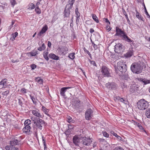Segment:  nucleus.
Masks as SVG:
<instances>
[{
  "instance_id": "nucleus-38",
  "label": "nucleus",
  "mask_w": 150,
  "mask_h": 150,
  "mask_svg": "<svg viewBox=\"0 0 150 150\" xmlns=\"http://www.w3.org/2000/svg\"><path fill=\"white\" fill-rule=\"evenodd\" d=\"M30 96L34 104H36V101H35V98L34 96H32L31 95H30Z\"/></svg>"
},
{
  "instance_id": "nucleus-44",
  "label": "nucleus",
  "mask_w": 150,
  "mask_h": 150,
  "mask_svg": "<svg viewBox=\"0 0 150 150\" xmlns=\"http://www.w3.org/2000/svg\"><path fill=\"white\" fill-rule=\"evenodd\" d=\"M144 83V85H146L148 83H150V80L145 79H144L143 82Z\"/></svg>"
},
{
  "instance_id": "nucleus-9",
  "label": "nucleus",
  "mask_w": 150,
  "mask_h": 150,
  "mask_svg": "<svg viewBox=\"0 0 150 150\" xmlns=\"http://www.w3.org/2000/svg\"><path fill=\"white\" fill-rule=\"evenodd\" d=\"M124 50V47L121 44L118 43L115 46V52L120 53Z\"/></svg>"
},
{
  "instance_id": "nucleus-54",
  "label": "nucleus",
  "mask_w": 150,
  "mask_h": 150,
  "mask_svg": "<svg viewBox=\"0 0 150 150\" xmlns=\"http://www.w3.org/2000/svg\"><path fill=\"white\" fill-rule=\"evenodd\" d=\"M83 49L84 52H86L87 54H88L89 55H91L90 52L88 51L85 47H84L83 48Z\"/></svg>"
},
{
  "instance_id": "nucleus-17",
  "label": "nucleus",
  "mask_w": 150,
  "mask_h": 150,
  "mask_svg": "<svg viewBox=\"0 0 150 150\" xmlns=\"http://www.w3.org/2000/svg\"><path fill=\"white\" fill-rule=\"evenodd\" d=\"M31 127L29 125H25V127L23 129L24 132L29 134L30 131Z\"/></svg>"
},
{
  "instance_id": "nucleus-16",
  "label": "nucleus",
  "mask_w": 150,
  "mask_h": 150,
  "mask_svg": "<svg viewBox=\"0 0 150 150\" xmlns=\"http://www.w3.org/2000/svg\"><path fill=\"white\" fill-rule=\"evenodd\" d=\"M19 141L17 140L16 138H13L11 139L10 142V144L11 146H15L16 145H19L18 143Z\"/></svg>"
},
{
  "instance_id": "nucleus-1",
  "label": "nucleus",
  "mask_w": 150,
  "mask_h": 150,
  "mask_svg": "<svg viewBox=\"0 0 150 150\" xmlns=\"http://www.w3.org/2000/svg\"><path fill=\"white\" fill-rule=\"evenodd\" d=\"M127 67L125 62L124 63L122 61L118 62L117 66L115 67V70L117 74L119 73V71L122 73L125 72L127 70Z\"/></svg>"
},
{
  "instance_id": "nucleus-63",
  "label": "nucleus",
  "mask_w": 150,
  "mask_h": 150,
  "mask_svg": "<svg viewBox=\"0 0 150 150\" xmlns=\"http://www.w3.org/2000/svg\"><path fill=\"white\" fill-rule=\"evenodd\" d=\"M120 101L123 102L126 101V99L123 98H121L120 99Z\"/></svg>"
},
{
  "instance_id": "nucleus-18",
  "label": "nucleus",
  "mask_w": 150,
  "mask_h": 150,
  "mask_svg": "<svg viewBox=\"0 0 150 150\" xmlns=\"http://www.w3.org/2000/svg\"><path fill=\"white\" fill-rule=\"evenodd\" d=\"M122 38L123 40L129 43L132 42V43L134 42L133 40H132L131 39L128 37L126 33L125 35H123Z\"/></svg>"
},
{
  "instance_id": "nucleus-34",
  "label": "nucleus",
  "mask_w": 150,
  "mask_h": 150,
  "mask_svg": "<svg viewBox=\"0 0 150 150\" xmlns=\"http://www.w3.org/2000/svg\"><path fill=\"white\" fill-rule=\"evenodd\" d=\"M74 53H71L69 54V57L71 59H74L75 56Z\"/></svg>"
},
{
  "instance_id": "nucleus-58",
  "label": "nucleus",
  "mask_w": 150,
  "mask_h": 150,
  "mask_svg": "<svg viewBox=\"0 0 150 150\" xmlns=\"http://www.w3.org/2000/svg\"><path fill=\"white\" fill-rule=\"evenodd\" d=\"M91 64L94 66H96V64L95 62L94 61H91Z\"/></svg>"
},
{
  "instance_id": "nucleus-59",
  "label": "nucleus",
  "mask_w": 150,
  "mask_h": 150,
  "mask_svg": "<svg viewBox=\"0 0 150 150\" xmlns=\"http://www.w3.org/2000/svg\"><path fill=\"white\" fill-rule=\"evenodd\" d=\"M68 129H73L74 127L73 125H68Z\"/></svg>"
},
{
  "instance_id": "nucleus-49",
  "label": "nucleus",
  "mask_w": 150,
  "mask_h": 150,
  "mask_svg": "<svg viewBox=\"0 0 150 150\" xmlns=\"http://www.w3.org/2000/svg\"><path fill=\"white\" fill-rule=\"evenodd\" d=\"M71 131V129H68L65 132V133L66 135H69L70 134Z\"/></svg>"
},
{
  "instance_id": "nucleus-29",
  "label": "nucleus",
  "mask_w": 150,
  "mask_h": 150,
  "mask_svg": "<svg viewBox=\"0 0 150 150\" xmlns=\"http://www.w3.org/2000/svg\"><path fill=\"white\" fill-rule=\"evenodd\" d=\"M48 54V52L47 51H45L43 52L44 57L47 61H48L49 59V58L47 56Z\"/></svg>"
},
{
  "instance_id": "nucleus-21",
  "label": "nucleus",
  "mask_w": 150,
  "mask_h": 150,
  "mask_svg": "<svg viewBox=\"0 0 150 150\" xmlns=\"http://www.w3.org/2000/svg\"><path fill=\"white\" fill-rule=\"evenodd\" d=\"M18 103L19 105H20L21 107H22V105L23 104V101H24V98L21 97L19 96L18 98Z\"/></svg>"
},
{
  "instance_id": "nucleus-32",
  "label": "nucleus",
  "mask_w": 150,
  "mask_h": 150,
  "mask_svg": "<svg viewBox=\"0 0 150 150\" xmlns=\"http://www.w3.org/2000/svg\"><path fill=\"white\" fill-rule=\"evenodd\" d=\"M67 121L69 123H74L75 122V121L73 120L72 118L69 116H67Z\"/></svg>"
},
{
  "instance_id": "nucleus-23",
  "label": "nucleus",
  "mask_w": 150,
  "mask_h": 150,
  "mask_svg": "<svg viewBox=\"0 0 150 150\" xmlns=\"http://www.w3.org/2000/svg\"><path fill=\"white\" fill-rule=\"evenodd\" d=\"M28 54L29 56H30V57L34 56L38 54V52L37 51L33 50L28 53Z\"/></svg>"
},
{
  "instance_id": "nucleus-11",
  "label": "nucleus",
  "mask_w": 150,
  "mask_h": 150,
  "mask_svg": "<svg viewBox=\"0 0 150 150\" xmlns=\"http://www.w3.org/2000/svg\"><path fill=\"white\" fill-rule=\"evenodd\" d=\"M38 111V110H32V113L34 115L39 118H42L44 117L43 114L40 113Z\"/></svg>"
},
{
  "instance_id": "nucleus-20",
  "label": "nucleus",
  "mask_w": 150,
  "mask_h": 150,
  "mask_svg": "<svg viewBox=\"0 0 150 150\" xmlns=\"http://www.w3.org/2000/svg\"><path fill=\"white\" fill-rule=\"evenodd\" d=\"M75 101L74 102L73 105L76 108H79L80 107V101L77 99L75 100Z\"/></svg>"
},
{
  "instance_id": "nucleus-39",
  "label": "nucleus",
  "mask_w": 150,
  "mask_h": 150,
  "mask_svg": "<svg viewBox=\"0 0 150 150\" xmlns=\"http://www.w3.org/2000/svg\"><path fill=\"white\" fill-rule=\"evenodd\" d=\"M31 121L29 120H27L25 121L24 122L25 125H29L31 123Z\"/></svg>"
},
{
  "instance_id": "nucleus-19",
  "label": "nucleus",
  "mask_w": 150,
  "mask_h": 150,
  "mask_svg": "<svg viewBox=\"0 0 150 150\" xmlns=\"http://www.w3.org/2000/svg\"><path fill=\"white\" fill-rule=\"evenodd\" d=\"M47 25H46L45 26L43 27L40 32H39V33L38 34V35L40 36H41L43 34L46 32V31L47 30Z\"/></svg>"
},
{
  "instance_id": "nucleus-35",
  "label": "nucleus",
  "mask_w": 150,
  "mask_h": 150,
  "mask_svg": "<svg viewBox=\"0 0 150 150\" xmlns=\"http://www.w3.org/2000/svg\"><path fill=\"white\" fill-rule=\"evenodd\" d=\"M28 9H34L35 7V4L33 3H31L29 5Z\"/></svg>"
},
{
  "instance_id": "nucleus-52",
  "label": "nucleus",
  "mask_w": 150,
  "mask_h": 150,
  "mask_svg": "<svg viewBox=\"0 0 150 150\" xmlns=\"http://www.w3.org/2000/svg\"><path fill=\"white\" fill-rule=\"evenodd\" d=\"M76 23L77 24H78L79 23V19H80V16H76Z\"/></svg>"
},
{
  "instance_id": "nucleus-7",
  "label": "nucleus",
  "mask_w": 150,
  "mask_h": 150,
  "mask_svg": "<svg viewBox=\"0 0 150 150\" xmlns=\"http://www.w3.org/2000/svg\"><path fill=\"white\" fill-rule=\"evenodd\" d=\"M101 72L104 76H110L109 69L105 66H103L101 67Z\"/></svg>"
},
{
  "instance_id": "nucleus-45",
  "label": "nucleus",
  "mask_w": 150,
  "mask_h": 150,
  "mask_svg": "<svg viewBox=\"0 0 150 150\" xmlns=\"http://www.w3.org/2000/svg\"><path fill=\"white\" fill-rule=\"evenodd\" d=\"M10 2L11 5L13 6L16 4V2L15 0H11Z\"/></svg>"
},
{
  "instance_id": "nucleus-28",
  "label": "nucleus",
  "mask_w": 150,
  "mask_h": 150,
  "mask_svg": "<svg viewBox=\"0 0 150 150\" xmlns=\"http://www.w3.org/2000/svg\"><path fill=\"white\" fill-rule=\"evenodd\" d=\"M64 16L65 17H68L70 14V11L65 9V10L64 11Z\"/></svg>"
},
{
  "instance_id": "nucleus-61",
  "label": "nucleus",
  "mask_w": 150,
  "mask_h": 150,
  "mask_svg": "<svg viewBox=\"0 0 150 150\" xmlns=\"http://www.w3.org/2000/svg\"><path fill=\"white\" fill-rule=\"evenodd\" d=\"M144 11H145V13L146 15L147 16H149V14H148V13L146 10V8L145 6H144Z\"/></svg>"
},
{
  "instance_id": "nucleus-10",
  "label": "nucleus",
  "mask_w": 150,
  "mask_h": 150,
  "mask_svg": "<svg viewBox=\"0 0 150 150\" xmlns=\"http://www.w3.org/2000/svg\"><path fill=\"white\" fill-rule=\"evenodd\" d=\"M116 33L115 34L116 36H120L122 37L123 35H125L126 33L124 31L122 30L118 27H116Z\"/></svg>"
},
{
  "instance_id": "nucleus-12",
  "label": "nucleus",
  "mask_w": 150,
  "mask_h": 150,
  "mask_svg": "<svg viewBox=\"0 0 150 150\" xmlns=\"http://www.w3.org/2000/svg\"><path fill=\"white\" fill-rule=\"evenodd\" d=\"M68 52V49L66 47L64 46L59 49V54H61L65 55Z\"/></svg>"
},
{
  "instance_id": "nucleus-55",
  "label": "nucleus",
  "mask_w": 150,
  "mask_h": 150,
  "mask_svg": "<svg viewBox=\"0 0 150 150\" xmlns=\"http://www.w3.org/2000/svg\"><path fill=\"white\" fill-rule=\"evenodd\" d=\"M75 2V0H69V4L73 5Z\"/></svg>"
},
{
  "instance_id": "nucleus-3",
  "label": "nucleus",
  "mask_w": 150,
  "mask_h": 150,
  "mask_svg": "<svg viewBox=\"0 0 150 150\" xmlns=\"http://www.w3.org/2000/svg\"><path fill=\"white\" fill-rule=\"evenodd\" d=\"M131 69L133 73L136 74L140 73L142 70L140 65L136 63L132 64L131 66Z\"/></svg>"
},
{
  "instance_id": "nucleus-36",
  "label": "nucleus",
  "mask_w": 150,
  "mask_h": 150,
  "mask_svg": "<svg viewBox=\"0 0 150 150\" xmlns=\"http://www.w3.org/2000/svg\"><path fill=\"white\" fill-rule=\"evenodd\" d=\"M73 5L70 4H67L66 5L65 9L70 10L72 7Z\"/></svg>"
},
{
  "instance_id": "nucleus-37",
  "label": "nucleus",
  "mask_w": 150,
  "mask_h": 150,
  "mask_svg": "<svg viewBox=\"0 0 150 150\" xmlns=\"http://www.w3.org/2000/svg\"><path fill=\"white\" fill-rule=\"evenodd\" d=\"M135 124L137 125L138 127L141 130H144L143 127L139 123L137 122H134Z\"/></svg>"
},
{
  "instance_id": "nucleus-8",
  "label": "nucleus",
  "mask_w": 150,
  "mask_h": 150,
  "mask_svg": "<svg viewBox=\"0 0 150 150\" xmlns=\"http://www.w3.org/2000/svg\"><path fill=\"white\" fill-rule=\"evenodd\" d=\"M93 110L91 108L88 109L85 113V118L86 120H90L93 116Z\"/></svg>"
},
{
  "instance_id": "nucleus-27",
  "label": "nucleus",
  "mask_w": 150,
  "mask_h": 150,
  "mask_svg": "<svg viewBox=\"0 0 150 150\" xmlns=\"http://www.w3.org/2000/svg\"><path fill=\"white\" fill-rule=\"evenodd\" d=\"M111 133L113 134L114 136H115L118 140H121L122 139V138L120 136L118 135L117 134L115 133L114 131H111Z\"/></svg>"
},
{
  "instance_id": "nucleus-57",
  "label": "nucleus",
  "mask_w": 150,
  "mask_h": 150,
  "mask_svg": "<svg viewBox=\"0 0 150 150\" xmlns=\"http://www.w3.org/2000/svg\"><path fill=\"white\" fill-rule=\"evenodd\" d=\"M125 17L127 20V23L129 24H130V21L129 20V19L128 18V15H126V16H125Z\"/></svg>"
},
{
  "instance_id": "nucleus-50",
  "label": "nucleus",
  "mask_w": 150,
  "mask_h": 150,
  "mask_svg": "<svg viewBox=\"0 0 150 150\" xmlns=\"http://www.w3.org/2000/svg\"><path fill=\"white\" fill-rule=\"evenodd\" d=\"M75 14L76 16H80V13L79 12V9L78 8H76L75 9Z\"/></svg>"
},
{
  "instance_id": "nucleus-6",
  "label": "nucleus",
  "mask_w": 150,
  "mask_h": 150,
  "mask_svg": "<svg viewBox=\"0 0 150 150\" xmlns=\"http://www.w3.org/2000/svg\"><path fill=\"white\" fill-rule=\"evenodd\" d=\"M92 142L90 138H87L86 137L81 138V143L84 146H89Z\"/></svg>"
},
{
  "instance_id": "nucleus-22",
  "label": "nucleus",
  "mask_w": 150,
  "mask_h": 150,
  "mask_svg": "<svg viewBox=\"0 0 150 150\" xmlns=\"http://www.w3.org/2000/svg\"><path fill=\"white\" fill-rule=\"evenodd\" d=\"M49 57L50 58L54 60H57L59 59V57L57 56H56L53 54L51 53L50 54Z\"/></svg>"
},
{
  "instance_id": "nucleus-33",
  "label": "nucleus",
  "mask_w": 150,
  "mask_h": 150,
  "mask_svg": "<svg viewBox=\"0 0 150 150\" xmlns=\"http://www.w3.org/2000/svg\"><path fill=\"white\" fill-rule=\"evenodd\" d=\"M45 46L44 43H43L42 46L38 48V50L40 51H42L45 50Z\"/></svg>"
},
{
  "instance_id": "nucleus-64",
  "label": "nucleus",
  "mask_w": 150,
  "mask_h": 150,
  "mask_svg": "<svg viewBox=\"0 0 150 150\" xmlns=\"http://www.w3.org/2000/svg\"><path fill=\"white\" fill-rule=\"evenodd\" d=\"M89 31L90 33H92L94 32V30L93 28H91L90 29Z\"/></svg>"
},
{
  "instance_id": "nucleus-26",
  "label": "nucleus",
  "mask_w": 150,
  "mask_h": 150,
  "mask_svg": "<svg viewBox=\"0 0 150 150\" xmlns=\"http://www.w3.org/2000/svg\"><path fill=\"white\" fill-rule=\"evenodd\" d=\"M18 33L17 32H15L13 33L11 35V37L10 38V40L12 41H13L16 38V37L18 36Z\"/></svg>"
},
{
  "instance_id": "nucleus-56",
  "label": "nucleus",
  "mask_w": 150,
  "mask_h": 150,
  "mask_svg": "<svg viewBox=\"0 0 150 150\" xmlns=\"http://www.w3.org/2000/svg\"><path fill=\"white\" fill-rule=\"evenodd\" d=\"M114 150H124L123 148L120 147H117L115 148Z\"/></svg>"
},
{
  "instance_id": "nucleus-43",
  "label": "nucleus",
  "mask_w": 150,
  "mask_h": 150,
  "mask_svg": "<svg viewBox=\"0 0 150 150\" xmlns=\"http://www.w3.org/2000/svg\"><path fill=\"white\" fill-rule=\"evenodd\" d=\"M103 136L106 137H109V134L107 133L105 131H103L102 132Z\"/></svg>"
},
{
  "instance_id": "nucleus-31",
  "label": "nucleus",
  "mask_w": 150,
  "mask_h": 150,
  "mask_svg": "<svg viewBox=\"0 0 150 150\" xmlns=\"http://www.w3.org/2000/svg\"><path fill=\"white\" fill-rule=\"evenodd\" d=\"M92 16L93 20L97 23H98L99 21L98 18L95 14H92Z\"/></svg>"
},
{
  "instance_id": "nucleus-53",
  "label": "nucleus",
  "mask_w": 150,
  "mask_h": 150,
  "mask_svg": "<svg viewBox=\"0 0 150 150\" xmlns=\"http://www.w3.org/2000/svg\"><path fill=\"white\" fill-rule=\"evenodd\" d=\"M103 20L105 22H106L107 23H108L109 25L110 24V22L108 20V19L107 18H103Z\"/></svg>"
},
{
  "instance_id": "nucleus-15",
  "label": "nucleus",
  "mask_w": 150,
  "mask_h": 150,
  "mask_svg": "<svg viewBox=\"0 0 150 150\" xmlns=\"http://www.w3.org/2000/svg\"><path fill=\"white\" fill-rule=\"evenodd\" d=\"M133 55V50L132 48H130L127 52L125 54L124 56L126 58H129Z\"/></svg>"
},
{
  "instance_id": "nucleus-41",
  "label": "nucleus",
  "mask_w": 150,
  "mask_h": 150,
  "mask_svg": "<svg viewBox=\"0 0 150 150\" xmlns=\"http://www.w3.org/2000/svg\"><path fill=\"white\" fill-rule=\"evenodd\" d=\"M9 90H7L2 93V95L3 96H7L9 93Z\"/></svg>"
},
{
  "instance_id": "nucleus-2",
  "label": "nucleus",
  "mask_w": 150,
  "mask_h": 150,
  "mask_svg": "<svg viewBox=\"0 0 150 150\" xmlns=\"http://www.w3.org/2000/svg\"><path fill=\"white\" fill-rule=\"evenodd\" d=\"M138 108L140 110H144L147 109L149 106V103L145 99L140 100L137 103Z\"/></svg>"
},
{
  "instance_id": "nucleus-42",
  "label": "nucleus",
  "mask_w": 150,
  "mask_h": 150,
  "mask_svg": "<svg viewBox=\"0 0 150 150\" xmlns=\"http://www.w3.org/2000/svg\"><path fill=\"white\" fill-rule=\"evenodd\" d=\"M35 11L38 14H40L41 13V11L40 8H35Z\"/></svg>"
},
{
  "instance_id": "nucleus-62",
  "label": "nucleus",
  "mask_w": 150,
  "mask_h": 150,
  "mask_svg": "<svg viewBox=\"0 0 150 150\" xmlns=\"http://www.w3.org/2000/svg\"><path fill=\"white\" fill-rule=\"evenodd\" d=\"M48 47L50 48L51 47V43L49 41H48Z\"/></svg>"
},
{
  "instance_id": "nucleus-46",
  "label": "nucleus",
  "mask_w": 150,
  "mask_h": 150,
  "mask_svg": "<svg viewBox=\"0 0 150 150\" xmlns=\"http://www.w3.org/2000/svg\"><path fill=\"white\" fill-rule=\"evenodd\" d=\"M139 20H142V21H144V19L141 16V15H139V16L136 17Z\"/></svg>"
},
{
  "instance_id": "nucleus-60",
  "label": "nucleus",
  "mask_w": 150,
  "mask_h": 150,
  "mask_svg": "<svg viewBox=\"0 0 150 150\" xmlns=\"http://www.w3.org/2000/svg\"><path fill=\"white\" fill-rule=\"evenodd\" d=\"M21 91H22L23 93H26V90L25 88H23L21 90Z\"/></svg>"
},
{
  "instance_id": "nucleus-25",
  "label": "nucleus",
  "mask_w": 150,
  "mask_h": 150,
  "mask_svg": "<svg viewBox=\"0 0 150 150\" xmlns=\"http://www.w3.org/2000/svg\"><path fill=\"white\" fill-rule=\"evenodd\" d=\"M42 110L47 116L50 117V115L48 113L49 110L48 109L46 108L45 107L42 106Z\"/></svg>"
},
{
  "instance_id": "nucleus-40",
  "label": "nucleus",
  "mask_w": 150,
  "mask_h": 150,
  "mask_svg": "<svg viewBox=\"0 0 150 150\" xmlns=\"http://www.w3.org/2000/svg\"><path fill=\"white\" fill-rule=\"evenodd\" d=\"M37 81L39 83V84H42L43 81V79H41L40 77H38L37 78Z\"/></svg>"
},
{
  "instance_id": "nucleus-13",
  "label": "nucleus",
  "mask_w": 150,
  "mask_h": 150,
  "mask_svg": "<svg viewBox=\"0 0 150 150\" xmlns=\"http://www.w3.org/2000/svg\"><path fill=\"white\" fill-rule=\"evenodd\" d=\"M72 88L73 87H64L62 88L61 89L60 91V94L61 96L64 97L66 96V95L65 94V93L67 91V90Z\"/></svg>"
},
{
  "instance_id": "nucleus-14",
  "label": "nucleus",
  "mask_w": 150,
  "mask_h": 150,
  "mask_svg": "<svg viewBox=\"0 0 150 150\" xmlns=\"http://www.w3.org/2000/svg\"><path fill=\"white\" fill-rule=\"evenodd\" d=\"M73 143L76 146H79V143H81V138H79L76 136L73 137Z\"/></svg>"
},
{
  "instance_id": "nucleus-48",
  "label": "nucleus",
  "mask_w": 150,
  "mask_h": 150,
  "mask_svg": "<svg viewBox=\"0 0 150 150\" xmlns=\"http://www.w3.org/2000/svg\"><path fill=\"white\" fill-rule=\"evenodd\" d=\"M30 67L31 69L33 70L36 67V65L35 64H33L30 65Z\"/></svg>"
},
{
  "instance_id": "nucleus-30",
  "label": "nucleus",
  "mask_w": 150,
  "mask_h": 150,
  "mask_svg": "<svg viewBox=\"0 0 150 150\" xmlns=\"http://www.w3.org/2000/svg\"><path fill=\"white\" fill-rule=\"evenodd\" d=\"M145 115L147 118H150V108L146 110Z\"/></svg>"
},
{
  "instance_id": "nucleus-47",
  "label": "nucleus",
  "mask_w": 150,
  "mask_h": 150,
  "mask_svg": "<svg viewBox=\"0 0 150 150\" xmlns=\"http://www.w3.org/2000/svg\"><path fill=\"white\" fill-rule=\"evenodd\" d=\"M106 29L109 32L110 30H111V28L108 25H106L105 27Z\"/></svg>"
},
{
  "instance_id": "nucleus-4",
  "label": "nucleus",
  "mask_w": 150,
  "mask_h": 150,
  "mask_svg": "<svg viewBox=\"0 0 150 150\" xmlns=\"http://www.w3.org/2000/svg\"><path fill=\"white\" fill-rule=\"evenodd\" d=\"M34 123L36 125L37 129H38L41 130L42 127L45 126V122L44 120L38 118L34 121Z\"/></svg>"
},
{
  "instance_id": "nucleus-51",
  "label": "nucleus",
  "mask_w": 150,
  "mask_h": 150,
  "mask_svg": "<svg viewBox=\"0 0 150 150\" xmlns=\"http://www.w3.org/2000/svg\"><path fill=\"white\" fill-rule=\"evenodd\" d=\"M43 143V144L44 146H45L46 145V143H45V138L43 136H42Z\"/></svg>"
},
{
  "instance_id": "nucleus-24",
  "label": "nucleus",
  "mask_w": 150,
  "mask_h": 150,
  "mask_svg": "<svg viewBox=\"0 0 150 150\" xmlns=\"http://www.w3.org/2000/svg\"><path fill=\"white\" fill-rule=\"evenodd\" d=\"M7 81V79H5L2 80V81L0 82V85H3L2 88H6Z\"/></svg>"
},
{
  "instance_id": "nucleus-5",
  "label": "nucleus",
  "mask_w": 150,
  "mask_h": 150,
  "mask_svg": "<svg viewBox=\"0 0 150 150\" xmlns=\"http://www.w3.org/2000/svg\"><path fill=\"white\" fill-rule=\"evenodd\" d=\"M106 88L109 89L115 90L118 87L117 85L115 82H108L105 84Z\"/></svg>"
}]
</instances>
